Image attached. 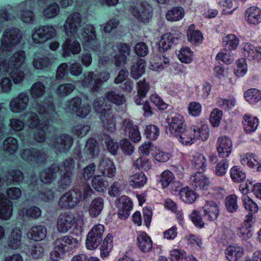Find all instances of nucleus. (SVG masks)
<instances>
[{
	"label": "nucleus",
	"instance_id": "nucleus-46",
	"mask_svg": "<svg viewBox=\"0 0 261 261\" xmlns=\"http://www.w3.org/2000/svg\"><path fill=\"white\" fill-rule=\"evenodd\" d=\"M180 199L185 203H192L196 199V194L193 190L188 188H184L179 193Z\"/></svg>",
	"mask_w": 261,
	"mask_h": 261
},
{
	"label": "nucleus",
	"instance_id": "nucleus-18",
	"mask_svg": "<svg viewBox=\"0 0 261 261\" xmlns=\"http://www.w3.org/2000/svg\"><path fill=\"white\" fill-rule=\"evenodd\" d=\"M70 38H67L62 45L63 56L69 57L71 55H77L81 51V46L80 42Z\"/></svg>",
	"mask_w": 261,
	"mask_h": 261
},
{
	"label": "nucleus",
	"instance_id": "nucleus-8",
	"mask_svg": "<svg viewBox=\"0 0 261 261\" xmlns=\"http://www.w3.org/2000/svg\"><path fill=\"white\" fill-rule=\"evenodd\" d=\"M110 77V73L107 71L95 74L93 72L85 73L83 85L91 88L93 92L97 91L102 84L107 82Z\"/></svg>",
	"mask_w": 261,
	"mask_h": 261
},
{
	"label": "nucleus",
	"instance_id": "nucleus-11",
	"mask_svg": "<svg viewBox=\"0 0 261 261\" xmlns=\"http://www.w3.org/2000/svg\"><path fill=\"white\" fill-rule=\"evenodd\" d=\"M20 156L24 161L31 164H36L44 163L47 157L46 153L44 150L33 147L22 149Z\"/></svg>",
	"mask_w": 261,
	"mask_h": 261
},
{
	"label": "nucleus",
	"instance_id": "nucleus-31",
	"mask_svg": "<svg viewBox=\"0 0 261 261\" xmlns=\"http://www.w3.org/2000/svg\"><path fill=\"white\" fill-rule=\"evenodd\" d=\"M243 124L244 129L246 133H251L254 132L258 125V119L256 117L251 115L246 114L243 116Z\"/></svg>",
	"mask_w": 261,
	"mask_h": 261
},
{
	"label": "nucleus",
	"instance_id": "nucleus-59",
	"mask_svg": "<svg viewBox=\"0 0 261 261\" xmlns=\"http://www.w3.org/2000/svg\"><path fill=\"white\" fill-rule=\"evenodd\" d=\"M104 140L108 151L113 155L117 154L119 149L118 142L109 136H105Z\"/></svg>",
	"mask_w": 261,
	"mask_h": 261
},
{
	"label": "nucleus",
	"instance_id": "nucleus-10",
	"mask_svg": "<svg viewBox=\"0 0 261 261\" xmlns=\"http://www.w3.org/2000/svg\"><path fill=\"white\" fill-rule=\"evenodd\" d=\"M57 36V30L52 25H45L33 30L32 38L36 44H42L55 38Z\"/></svg>",
	"mask_w": 261,
	"mask_h": 261
},
{
	"label": "nucleus",
	"instance_id": "nucleus-33",
	"mask_svg": "<svg viewBox=\"0 0 261 261\" xmlns=\"http://www.w3.org/2000/svg\"><path fill=\"white\" fill-rule=\"evenodd\" d=\"M243 249L238 246H228L225 249L226 257L229 261H238L243 255Z\"/></svg>",
	"mask_w": 261,
	"mask_h": 261
},
{
	"label": "nucleus",
	"instance_id": "nucleus-49",
	"mask_svg": "<svg viewBox=\"0 0 261 261\" xmlns=\"http://www.w3.org/2000/svg\"><path fill=\"white\" fill-rule=\"evenodd\" d=\"M175 40H177V38H174L171 33L164 34L159 44L160 49L167 50L170 47L171 44L175 42Z\"/></svg>",
	"mask_w": 261,
	"mask_h": 261
},
{
	"label": "nucleus",
	"instance_id": "nucleus-42",
	"mask_svg": "<svg viewBox=\"0 0 261 261\" xmlns=\"http://www.w3.org/2000/svg\"><path fill=\"white\" fill-rule=\"evenodd\" d=\"M244 96L247 101L251 104H255L261 100V91L251 88L244 93Z\"/></svg>",
	"mask_w": 261,
	"mask_h": 261
},
{
	"label": "nucleus",
	"instance_id": "nucleus-44",
	"mask_svg": "<svg viewBox=\"0 0 261 261\" xmlns=\"http://www.w3.org/2000/svg\"><path fill=\"white\" fill-rule=\"evenodd\" d=\"M73 173L71 171H67L62 175L58 181V187L60 189L66 190L71 184Z\"/></svg>",
	"mask_w": 261,
	"mask_h": 261
},
{
	"label": "nucleus",
	"instance_id": "nucleus-26",
	"mask_svg": "<svg viewBox=\"0 0 261 261\" xmlns=\"http://www.w3.org/2000/svg\"><path fill=\"white\" fill-rule=\"evenodd\" d=\"M12 203L4 195L0 194V218L9 219L12 213Z\"/></svg>",
	"mask_w": 261,
	"mask_h": 261
},
{
	"label": "nucleus",
	"instance_id": "nucleus-27",
	"mask_svg": "<svg viewBox=\"0 0 261 261\" xmlns=\"http://www.w3.org/2000/svg\"><path fill=\"white\" fill-rule=\"evenodd\" d=\"M60 170V167L56 164L42 171L40 175V180L45 184H50L57 177V174Z\"/></svg>",
	"mask_w": 261,
	"mask_h": 261
},
{
	"label": "nucleus",
	"instance_id": "nucleus-3",
	"mask_svg": "<svg viewBox=\"0 0 261 261\" xmlns=\"http://www.w3.org/2000/svg\"><path fill=\"white\" fill-rule=\"evenodd\" d=\"M93 190L88 184H84L80 188H74L62 195L58 202L61 208L71 209L76 206L81 201L90 197Z\"/></svg>",
	"mask_w": 261,
	"mask_h": 261
},
{
	"label": "nucleus",
	"instance_id": "nucleus-56",
	"mask_svg": "<svg viewBox=\"0 0 261 261\" xmlns=\"http://www.w3.org/2000/svg\"><path fill=\"white\" fill-rule=\"evenodd\" d=\"M154 60V63L151 66L153 70L158 71L167 67L169 63L168 58L164 55L155 57Z\"/></svg>",
	"mask_w": 261,
	"mask_h": 261
},
{
	"label": "nucleus",
	"instance_id": "nucleus-9",
	"mask_svg": "<svg viewBox=\"0 0 261 261\" xmlns=\"http://www.w3.org/2000/svg\"><path fill=\"white\" fill-rule=\"evenodd\" d=\"M132 14L140 22H147L152 17L151 7L146 2L137 1L130 7Z\"/></svg>",
	"mask_w": 261,
	"mask_h": 261
},
{
	"label": "nucleus",
	"instance_id": "nucleus-57",
	"mask_svg": "<svg viewBox=\"0 0 261 261\" xmlns=\"http://www.w3.org/2000/svg\"><path fill=\"white\" fill-rule=\"evenodd\" d=\"M230 177L234 182H240L243 181L246 178L244 172L237 166H233L230 171Z\"/></svg>",
	"mask_w": 261,
	"mask_h": 261
},
{
	"label": "nucleus",
	"instance_id": "nucleus-14",
	"mask_svg": "<svg viewBox=\"0 0 261 261\" xmlns=\"http://www.w3.org/2000/svg\"><path fill=\"white\" fill-rule=\"evenodd\" d=\"M35 4L33 0H26L18 6V14L21 20L25 23H33L35 20V15L32 8Z\"/></svg>",
	"mask_w": 261,
	"mask_h": 261
},
{
	"label": "nucleus",
	"instance_id": "nucleus-61",
	"mask_svg": "<svg viewBox=\"0 0 261 261\" xmlns=\"http://www.w3.org/2000/svg\"><path fill=\"white\" fill-rule=\"evenodd\" d=\"M75 89V86L71 84H63L56 90L59 96L64 97L70 94Z\"/></svg>",
	"mask_w": 261,
	"mask_h": 261
},
{
	"label": "nucleus",
	"instance_id": "nucleus-39",
	"mask_svg": "<svg viewBox=\"0 0 261 261\" xmlns=\"http://www.w3.org/2000/svg\"><path fill=\"white\" fill-rule=\"evenodd\" d=\"M30 93L34 99L41 98L45 93L44 85L40 81L34 83L30 89Z\"/></svg>",
	"mask_w": 261,
	"mask_h": 261
},
{
	"label": "nucleus",
	"instance_id": "nucleus-21",
	"mask_svg": "<svg viewBox=\"0 0 261 261\" xmlns=\"http://www.w3.org/2000/svg\"><path fill=\"white\" fill-rule=\"evenodd\" d=\"M167 122L169 130L173 136L178 135L181 130H184V120L183 117L179 114H176L171 118H168Z\"/></svg>",
	"mask_w": 261,
	"mask_h": 261
},
{
	"label": "nucleus",
	"instance_id": "nucleus-28",
	"mask_svg": "<svg viewBox=\"0 0 261 261\" xmlns=\"http://www.w3.org/2000/svg\"><path fill=\"white\" fill-rule=\"evenodd\" d=\"M245 17L249 23L257 25L261 22V10L257 7H250L246 10Z\"/></svg>",
	"mask_w": 261,
	"mask_h": 261
},
{
	"label": "nucleus",
	"instance_id": "nucleus-36",
	"mask_svg": "<svg viewBox=\"0 0 261 261\" xmlns=\"http://www.w3.org/2000/svg\"><path fill=\"white\" fill-rule=\"evenodd\" d=\"M53 62L48 57L42 56L38 58H34L33 61V65L37 69L48 70L51 66Z\"/></svg>",
	"mask_w": 261,
	"mask_h": 261
},
{
	"label": "nucleus",
	"instance_id": "nucleus-54",
	"mask_svg": "<svg viewBox=\"0 0 261 261\" xmlns=\"http://www.w3.org/2000/svg\"><path fill=\"white\" fill-rule=\"evenodd\" d=\"M242 164H246L249 167L253 168L257 167V171H261V162L259 163L254 154L252 153H247L242 160Z\"/></svg>",
	"mask_w": 261,
	"mask_h": 261
},
{
	"label": "nucleus",
	"instance_id": "nucleus-16",
	"mask_svg": "<svg viewBox=\"0 0 261 261\" xmlns=\"http://www.w3.org/2000/svg\"><path fill=\"white\" fill-rule=\"evenodd\" d=\"M29 101L28 94L22 92L11 100L9 104L10 109L13 113L21 112L27 108Z\"/></svg>",
	"mask_w": 261,
	"mask_h": 261
},
{
	"label": "nucleus",
	"instance_id": "nucleus-2",
	"mask_svg": "<svg viewBox=\"0 0 261 261\" xmlns=\"http://www.w3.org/2000/svg\"><path fill=\"white\" fill-rule=\"evenodd\" d=\"M25 58V52L18 50L13 54L8 62L5 60L0 62V76L9 73L14 83H21L24 73L20 67L24 63Z\"/></svg>",
	"mask_w": 261,
	"mask_h": 261
},
{
	"label": "nucleus",
	"instance_id": "nucleus-37",
	"mask_svg": "<svg viewBox=\"0 0 261 261\" xmlns=\"http://www.w3.org/2000/svg\"><path fill=\"white\" fill-rule=\"evenodd\" d=\"M3 147L5 151L9 154H14L18 148L17 140L13 137H8L5 139L3 143Z\"/></svg>",
	"mask_w": 261,
	"mask_h": 261
},
{
	"label": "nucleus",
	"instance_id": "nucleus-34",
	"mask_svg": "<svg viewBox=\"0 0 261 261\" xmlns=\"http://www.w3.org/2000/svg\"><path fill=\"white\" fill-rule=\"evenodd\" d=\"M104 205L103 199L101 197L94 198L91 202L89 213L92 218H96L101 213Z\"/></svg>",
	"mask_w": 261,
	"mask_h": 261
},
{
	"label": "nucleus",
	"instance_id": "nucleus-63",
	"mask_svg": "<svg viewBox=\"0 0 261 261\" xmlns=\"http://www.w3.org/2000/svg\"><path fill=\"white\" fill-rule=\"evenodd\" d=\"M237 201V197L235 195H230L226 198L225 206L228 212L233 213L237 211L238 208Z\"/></svg>",
	"mask_w": 261,
	"mask_h": 261
},
{
	"label": "nucleus",
	"instance_id": "nucleus-43",
	"mask_svg": "<svg viewBox=\"0 0 261 261\" xmlns=\"http://www.w3.org/2000/svg\"><path fill=\"white\" fill-rule=\"evenodd\" d=\"M129 181L131 186L135 188H140L146 183L147 177L144 173L140 172L130 176Z\"/></svg>",
	"mask_w": 261,
	"mask_h": 261
},
{
	"label": "nucleus",
	"instance_id": "nucleus-40",
	"mask_svg": "<svg viewBox=\"0 0 261 261\" xmlns=\"http://www.w3.org/2000/svg\"><path fill=\"white\" fill-rule=\"evenodd\" d=\"M185 15V11L181 7H173L167 12L166 19L171 21H178L182 19Z\"/></svg>",
	"mask_w": 261,
	"mask_h": 261
},
{
	"label": "nucleus",
	"instance_id": "nucleus-6",
	"mask_svg": "<svg viewBox=\"0 0 261 261\" xmlns=\"http://www.w3.org/2000/svg\"><path fill=\"white\" fill-rule=\"evenodd\" d=\"M47 143L57 153H64L70 150L73 139L67 134H54L47 140Z\"/></svg>",
	"mask_w": 261,
	"mask_h": 261
},
{
	"label": "nucleus",
	"instance_id": "nucleus-29",
	"mask_svg": "<svg viewBox=\"0 0 261 261\" xmlns=\"http://www.w3.org/2000/svg\"><path fill=\"white\" fill-rule=\"evenodd\" d=\"M47 234L46 228L42 225L33 226L27 233L28 237L36 241L44 239Z\"/></svg>",
	"mask_w": 261,
	"mask_h": 261
},
{
	"label": "nucleus",
	"instance_id": "nucleus-50",
	"mask_svg": "<svg viewBox=\"0 0 261 261\" xmlns=\"http://www.w3.org/2000/svg\"><path fill=\"white\" fill-rule=\"evenodd\" d=\"M113 248V237L109 234L104 239L100 247L101 256L106 257L109 255V252Z\"/></svg>",
	"mask_w": 261,
	"mask_h": 261
},
{
	"label": "nucleus",
	"instance_id": "nucleus-20",
	"mask_svg": "<svg viewBox=\"0 0 261 261\" xmlns=\"http://www.w3.org/2000/svg\"><path fill=\"white\" fill-rule=\"evenodd\" d=\"M242 53L248 60L261 63V47H256L247 43L244 44Z\"/></svg>",
	"mask_w": 261,
	"mask_h": 261
},
{
	"label": "nucleus",
	"instance_id": "nucleus-13",
	"mask_svg": "<svg viewBox=\"0 0 261 261\" xmlns=\"http://www.w3.org/2000/svg\"><path fill=\"white\" fill-rule=\"evenodd\" d=\"M104 232V226L101 224L94 226L88 233L86 245L89 250L96 249L100 244Z\"/></svg>",
	"mask_w": 261,
	"mask_h": 261
},
{
	"label": "nucleus",
	"instance_id": "nucleus-45",
	"mask_svg": "<svg viewBox=\"0 0 261 261\" xmlns=\"http://www.w3.org/2000/svg\"><path fill=\"white\" fill-rule=\"evenodd\" d=\"M18 214L20 216H26L33 219L38 218L41 215V210L37 206H33L30 208H22L19 210Z\"/></svg>",
	"mask_w": 261,
	"mask_h": 261
},
{
	"label": "nucleus",
	"instance_id": "nucleus-32",
	"mask_svg": "<svg viewBox=\"0 0 261 261\" xmlns=\"http://www.w3.org/2000/svg\"><path fill=\"white\" fill-rule=\"evenodd\" d=\"M137 95L135 97V101L138 105L142 104V100L145 97L150 86L145 80L139 81L137 83Z\"/></svg>",
	"mask_w": 261,
	"mask_h": 261
},
{
	"label": "nucleus",
	"instance_id": "nucleus-48",
	"mask_svg": "<svg viewBox=\"0 0 261 261\" xmlns=\"http://www.w3.org/2000/svg\"><path fill=\"white\" fill-rule=\"evenodd\" d=\"M28 253L34 258H40L44 256L45 249L43 245L36 243L30 247Z\"/></svg>",
	"mask_w": 261,
	"mask_h": 261
},
{
	"label": "nucleus",
	"instance_id": "nucleus-25",
	"mask_svg": "<svg viewBox=\"0 0 261 261\" xmlns=\"http://www.w3.org/2000/svg\"><path fill=\"white\" fill-rule=\"evenodd\" d=\"M54 248L50 253V259L54 261H58L62 258L66 252V248L63 238L57 239L54 242Z\"/></svg>",
	"mask_w": 261,
	"mask_h": 261
},
{
	"label": "nucleus",
	"instance_id": "nucleus-52",
	"mask_svg": "<svg viewBox=\"0 0 261 261\" xmlns=\"http://www.w3.org/2000/svg\"><path fill=\"white\" fill-rule=\"evenodd\" d=\"M93 188L98 192L104 191L108 186V181L105 180L101 175H95L92 180Z\"/></svg>",
	"mask_w": 261,
	"mask_h": 261
},
{
	"label": "nucleus",
	"instance_id": "nucleus-30",
	"mask_svg": "<svg viewBox=\"0 0 261 261\" xmlns=\"http://www.w3.org/2000/svg\"><path fill=\"white\" fill-rule=\"evenodd\" d=\"M195 129H192V127L188 129H185L181 130L178 133V135H175L178 140L182 144L186 145H190L195 141L193 132L195 131Z\"/></svg>",
	"mask_w": 261,
	"mask_h": 261
},
{
	"label": "nucleus",
	"instance_id": "nucleus-15",
	"mask_svg": "<svg viewBox=\"0 0 261 261\" xmlns=\"http://www.w3.org/2000/svg\"><path fill=\"white\" fill-rule=\"evenodd\" d=\"M75 216L71 212H64L60 214L57 221V230L61 233L68 231L75 222Z\"/></svg>",
	"mask_w": 261,
	"mask_h": 261
},
{
	"label": "nucleus",
	"instance_id": "nucleus-60",
	"mask_svg": "<svg viewBox=\"0 0 261 261\" xmlns=\"http://www.w3.org/2000/svg\"><path fill=\"white\" fill-rule=\"evenodd\" d=\"M62 238L67 252H69L73 249L77 248L80 245L79 241L72 236H65L62 237Z\"/></svg>",
	"mask_w": 261,
	"mask_h": 261
},
{
	"label": "nucleus",
	"instance_id": "nucleus-7",
	"mask_svg": "<svg viewBox=\"0 0 261 261\" xmlns=\"http://www.w3.org/2000/svg\"><path fill=\"white\" fill-rule=\"evenodd\" d=\"M78 36L86 47L96 53L101 51V47L96 38V32L93 25H86Z\"/></svg>",
	"mask_w": 261,
	"mask_h": 261
},
{
	"label": "nucleus",
	"instance_id": "nucleus-23",
	"mask_svg": "<svg viewBox=\"0 0 261 261\" xmlns=\"http://www.w3.org/2000/svg\"><path fill=\"white\" fill-rule=\"evenodd\" d=\"M203 216L207 220L214 221L219 215V209L217 204L212 201H207L202 207Z\"/></svg>",
	"mask_w": 261,
	"mask_h": 261
},
{
	"label": "nucleus",
	"instance_id": "nucleus-64",
	"mask_svg": "<svg viewBox=\"0 0 261 261\" xmlns=\"http://www.w3.org/2000/svg\"><path fill=\"white\" fill-rule=\"evenodd\" d=\"M242 201L245 208L251 213H255L258 211L257 204L249 197L244 195Z\"/></svg>",
	"mask_w": 261,
	"mask_h": 261
},
{
	"label": "nucleus",
	"instance_id": "nucleus-53",
	"mask_svg": "<svg viewBox=\"0 0 261 261\" xmlns=\"http://www.w3.org/2000/svg\"><path fill=\"white\" fill-rule=\"evenodd\" d=\"M81 103V99L80 97H75L66 101L64 108L67 112L75 113Z\"/></svg>",
	"mask_w": 261,
	"mask_h": 261
},
{
	"label": "nucleus",
	"instance_id": "nucleus-38",
	"mask_svg": "<svg viewBox=\"0 0 261 261\" xmlns=\"http://www.w3.org/2000/svg\"><path fill=\"white\" fill-rule=\"evenodd\" d=\"M21 231L20 229H13L8 241V246L13 249L18 248L21 244Z\"/></svg>",
	"mask_w": 261,
	"mask_h": 261
},
{
	"label": "nucleus",
	"instance_id": "nucleus-1",
	"mask_svg": "<svg viewBox=\"0 0 261 261\" xmlns=\"http://www.w3.org/2000/svg\"><path fill=\"white\" fill-rule=\"evenodd\" d=\"M37 111L40 115L41 120L35 113H28L27 124L31 128H36L38 132L34 135V138L38 142H43L46 138V130L49 126L48 120L55 114L54 106L51 102L37 105Z\"/></svg>",
	"mask_w": 261,
	"mask_h": 261
},
{
	"label": "nucleus",
	"instance_id": "nucleus-58",
	"mask_svg": "<svg viewBox=\"0 0 261 261\" xmlns=\"http://www.w3.org/2000/svg\"><path fill=\"white\" fill-rule=\"evenodd\" d=\"M223 43L229 49H234L239 44V40L235 35L229 34L224 38Z\"/></svg>",
	"mask_w": 261,
	"mask_h": 261
},
{
	"label": "nucleus",
	"instance_id": "nucleus-19",
	"mask_svg": "<svg viewBox=\"0 0 261 261\" xmlns=\"http://www.w3.org/2000/svg\"><path fill=\"white\" fill-rule=\"evenodd\" d=\"M190 181L193 187L197 190L206 191L210 184L209 179L200 171L192 175Z\"/></svg>",
	"mask_w": 261,
	"mask_h": 261
},
{
	"label": "nucleus",
	"instance_id": "nucleus-35",
	"mask_svg": "<svg viewBox=\"0 0 261 261\" xmlns=\"http://www.w3.org/2000/svg\"><path fill=\"white\" fill-rule=\"evenodd\" d=\"M105 98L109 101L117 105H122L125 101L124 95L115 90L107 92L105 94Z\"/></svg>",
	"mask_w": 261,
	"mask_h": 261
},
{
	"label": "nucleus",
	"instance_id": "nucleus-5",
	"mask_svg": "<svg viewBox=\"0 0 261 261\" xmlns=\"http://www.w3.org/2000/svg\"><path fill=\"white\" fill-rule=\"evenodd\" d=\"M21 34L19 30L12 28L5 30L1 39L0 57L7 55L20 42Z\"/></svg>",
	"mask_w": 261,
	"mask_h": 261
},
{
	"label": "nucleus",
	"instance_id": "nucleus-22",
	"mask_svg": "<svg viewBox=\"0 0 261 261\" xmlns=\"http://www.w3.org/2000/svg\"><path fill=\"white\" fill-rule=\"evenodd\" d=\"M98 170L102 176L109 178L114 177L116 173L113 162L109 158H104L100 161Z\"/></svg>",
	"mask_w": 261,
	"mask_h": 261
},
{
	"label": "nucleus",
	"instance_id": "nucleus-55",
	"mask_svg": "<svg viewBox=\"0 0 261 261\" xmlns=\"http://www.w3.org/2000/svg\"><path fill=\"white\" fill-rule=\"evenodd\" d=\"M192 163L197 170L204 171L206 168V159L203 154L196 153L193 155Z\"/></svg>",
	"mask_w": 261,
	"mask_h": 261
},
{
	"label": "nucleus",
	"instance_id": "nucleus-24",
	"mask_svg": "<svg viewBox=\"0 0 261 261\" xmlns=\"http://www.w3.org/2000/svg\"><path fill=\"white\" fill-rule=\"evenodd\" d=\"M137 246L143 253L151 251L152 249V242L150 237L144 232H140L137 238Z\"/></svg>",
	"mask_w": 261,
	"mask_h": 261
},
{
	"label": "nucleus",
	"instance_id": "nucleus-51",
	"mask_svg": "<svg viewBox=\"0 0 261 261\" xmlns=\"http://www.w3.org/2000/svg\"><path fill=\"white\" fill-rule=\"evenodd\" d=\"M85 150L89 155V158L97 155L99 149L96 140L93 138L89 139L87 142Z\"/></svg>",
	"mask_w": 261,
	"mask_h": 261
},
{
	"label": "nucleus",
	"instance_id": "nucleus-62",
	"mask_svg": "<svg viewBox=\"0 0 261 261\" xmlns=\"http://www.w3.org/2000/svg\"><path fill=\"white\" fill-rule=\"evenodd\" d=\"M123 188L122 181H115L109 187L108 193L111 197H117L121 194Z\"/></svg>",
	"mask_w": 261,
	"mask_h": 261
},
{
	"label": "nucleus",
	"instance_id": "nucleus-41",
	"mask_svg": "<svg viewBox=\"0 0 261 261\" xmlns=\"http://www.w3.org/2000/svg\"><path fill=\"white\" fill-rule=\"evenodd\" d=\"M192 129H195V131L193 132V136L194 140H201L202 141L206 140L209 136V129L206 125H201L198 127L197 126L193 125Z\"/></svg>",
	"mask_w": 261,
	"mask_h": 261
},
{
	"label": "nucleus",
	"instance_id": "nucleus-17",
	"mask_svg": "<svg viewBox=\"0 0 261 261\" xmlns=\"http://www.w3.org/2000/svg\"><path fill=\"white\" fill-rule=\"evenodd\" d=\"M216 148L219 157H228L232 151V142L230 139L225 136L219 137L216 143Z\"/></svg>",
	"mask_w": 261,
	"mask_h": 261
},
{
	"label": "nucleus",
	"instance_id": "nucleus-12",
	"mask_svg": "<svg viewBox=\"0 0 261 261\" xmlns=\"http://www.w3.org/2000/svg\"><path fill=\"white\" fill-rule=\"evenodd\" d=\"M82 25V16L79 12L70 14L66 19L64 25V31L68 37H73L77 34Z\"/></svg>",
	"mask_w": 261,
	"mask_h": 261
},
{
	"label": "nucleus",
	"instance_id": "nucleus-47",
	"mask_svg": "<svg viewBox=\"0 0 261 261\" xmlns=\"http://www.w3.org/2000/svg\"><path fill=\"white\" fill-rule=\"evenodd\" d=\"M60 7L58 4L53 3L46 6L43 10L42 14L46 18H53L58 15Z\"/></svg>",
	"mask_w": 261,
	"mask_h": 261
},
{
	"label": "nucleus",
	"instance_id": "nucleus-4",
	"mask_svg": "<svg viewBox=\"0 0 261 261\" xmlns=\"http://www.w3.org/2000/svg\"><path fill=\"white\" fill-rule=\"evenodd\" d=\"M106 98L98 97L95 99L93 105L94 110L101 114L100 119L103 128L110 133L116 130L115 116L111 110L110 105L107 104Z\"/></svg>",
	"mask_w": 261,
	"mask_h": 261
}]
</instances>
